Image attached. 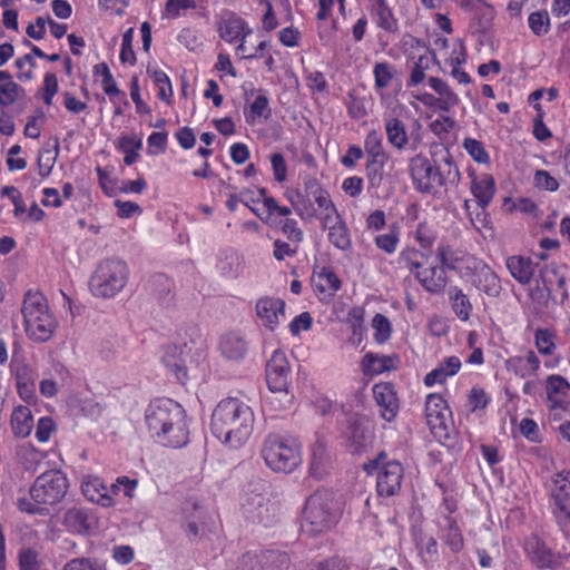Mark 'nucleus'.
I'll use <instances>...</instances> for the list:
<instances>
[{"instance_id":"1","label":"nucleus","mask_w":570,"mask_h":570,"mask_svg":"<svg viewBox=\"0 0 570 570\" xmlns=\"http://www.w3.org/2000/svg\"><path fill=\"white\" fill-rule=\"evenodd\" d=\"M255 424L253 409L237 397L222 400L210 420L213 435L232 449L243 446L250 438Z\"/></svg>"},{"instance_id":"2","label":"nucleus","mask_w":570,"mask_h":570,"mask_svg":"<svg viewBox=\"0 0 570 570\" xmlns=\"http://www.w3.org/2000/svg\"><path fill=\"white\" fill-rule=\"evenodd\" d=\"M145 420L151 436L164 446L183 448L189 442L186 412L171 399H156L149 403Z\"/></svg>"},{"instance_id":"3","label":"nucleus","mask_w":570,"mask_h":570,"mask_svg":"<svg viewBox=\"0 0 570 570\" xmlns=\"http://www.w3.org/2000/svg\"><path fill=\"white\" fill-rule=\"evenodd\" d=\"M68 489L67 475L61 470L51 469L35 479L29 489V498H18L16 505L20 512L47 517L63 500Z\"/></svg>"},{"instance_id":"4","label":"nucleus","mask_w":570,"mask_h":570,"mask_svg":"<svg viewBox=\"0 0 570 570\" xmlns=\"http://www.w3.org/2000/svg\"><path fill=\"white\" fill-rule=\"evenodd\" d=\"M442 165L432 164L424 155L417 154L410 159L409 171L414 188L421 194L436 195L441 188L456 186L461 175L450 153L442 158Z\"/></svg>"},{"instance_id":"5","label":"nucleus","mask_w":570,"mask_h":570,"mask_svg":"<svg viewBox=\"0 0 570 570\" xmlns=\"http://www.w3.org/2000/svg\"><path fill=\"white\" fill-rule=\"evenodd\" d=\"M21 314L24 331L29 338L42 343L52 337L58 323L42 293L32 289L27 291L21 305Z\"/></svg>"},{"instance_id":"6","label":"nucleus","mask_w":570,"mask_h":570,"mask_svg":"<svg viewBox=\"0 0 570 570\" xmlns=\"http://www.w3.org/2000/svg\"><path fill=\"white\" fill-rule=\"evenodd\" d=\"M261 455L265 464L276 473H292L302 464L299 443L291 438L269 433L263 441Z\"/></svg>"},{"instance_id":"7","label":"nucleus","mask_w":570,"mask_h":570,"mask_svg":"<svg viewBox=\"0 0 570 570\" xmlns=\"http://www.w3.org/2000/svg\"><path fill=\"white\" fill-rule=\"evenodd\" d=\"M129 268L126 262L108 258L100 262L89 282L91 293L97 297L111 298L127 284Z\"/></svg>"},{"instance_id":"8","label":"nucleus","mask_w":570,"mask_h":570,"mask_svg":"<svg viewBox=\"0 0 570 570\" xmlns=\"http://www.w3.org/2000/svg\"><path fill=\"white\" fill-rule=\"evenodd\" d=\"M303 527L316 534L330 530L337 521L333 509L332 494L326 490H317L311 494L303 511Z\"/></svg>"},{"instance_id":"9","label":"nucleus","mask_w":570,"mask_h":570,"mask_svg":"<svg viewBox=\"0 0 570 570\" xmlns=\"http://www.w3.org/2000/svg\"><path fill=\"white\" fill-rule=\"evenodd\" d=\"M385 453L364 464L367 473L376 472V492L381 498H390L399 494L404 478V470L399 461H385Z\"/></svg>"},{"instance_id":"10","label":"nucleus","mask_w":570,"mask_h":570,"mask_svg":"<svg viewBox=\"0 0 570 570\" xmlns=\"http://www.w3.org/2000/svg\"><path fill=\"white\" fill-rule=\"evenodd\" d=\"M121 485L124 487V494L131 498L137 485V481L130 480L126 476H120L117 479V482L108 489L100 478L87 476L82 480L81 491L89 501L107 508L114 504L111 494H117L120 491Z\"/></svg>"},{"instance_id":"11","label":"nucleus","mask_w":570,"mask_h":570,"mask_svg":"<svg viewBox=\"0 0 570 570\" xmlns=\"http://www.w3.org/2000/svg\"><path fill=\"white\" fill-rule=\"evenodd\" d=\"M523 551L530 562L538 569H557L570 557L568 552L554 551L537 533L524 538Z\"/></svg>"},{"instance_id":"12","label":"nucleus","mask_w":570,"mask_h":570,"mask_svg":"<svg viewBox=\"0 0 570 570\" xmlns=\"http://www.w3.org/2000/svg\"><path fill=\"white\" fill-rule=\"evenodd\" d=\"M200 338L199 331L195 327L190 328V342H183L181 344H171L164 348L161 362L169 373L181 384L187 379L186 358L191 352L193 347L197 345V340Z\"/></svg>"},{"instance_id":"13","label":"nucleus","mask_w":570,"mask_h":570,"mask_svg":"<svg viewBox=\"0 0 570 570\" xmlns=\"http://www.w3.org/2000/svg\"><path fill=\"white\" fill-rule=\"evenodd\" d=\"M556 488L552 490L551 510L559 529L564 535L570 534V482L562 474L553 479Z\"/></svg>"},{"instance_id":"14","label":"nucleus","mask_w":570,"mask_h":570,"mask_svg":"<svg viewBox=\"0 0 570 570\" xmlns=\"http://www.w3.org/2000/svg\"><path fill=\"white\" fill-rule=\"evenodd\" d=\"M292 381V371L285 353L281 350L273 352L266 364V383L274 393L289 396L288 386Z\"/></svg>"},{"instance_id":"15","label":"nucleus","mask_w":570,"mask_h":570,"mask_svg":"<svg viewBox=\"0 0 570 570\" xmlns=\"http://www.w3.org/2000/svg\"><path fill=\"white\" fill-rule=\"evenodd\" d=\"M242 508L246 519L253 523L268 527L276 518L277 507L262 493H247Z\"/></svg>"},{"instance_id":"16","label":"nucleus","mask_w":570,"mask_h":570,"mask_svg":"<svg viewBox=\"0 0 570 570\" xmlns=\"http://www.w3.org/2000/svg\"><path fill=\"white\" fill-rule=\"evenodd\" d=\"M332 468L333 460L328 443L323 435L316 434L311 448L309 474L317 480H322Z\"/></svg>"},{"instance_id":"17","label":"nucleus","mask_w":570,"mask_h":570,"mask_svg":"<svg viewBox=\"0 0 570 570\" xmlns=\"http://www.w3.org/2000/svg\"><path fill=\"white\" fill-rule=\"evenodd\" d=\"M384 128L386 132V138L390 145L394 148L402 150L411 140V148L415 150L421 144V138L419 135H414L411 132V136L407 135L405 129V125L397 117L387 116L384 118Z\"/></svg>"},{"instance_id":"18","label":"nucleus","mask_w":570,"mask_h":570,"mask_svg":"<svg viewBox=\"0 0 570 570\" xmlns=\"http://www.w3.org/2000/svg\"><path fill=\"white\" fill-rule=\"evenodd\" d=\"M373 395L380 407L381 416L392 422L399 413V400L396 392L390 383H380L373 386Z\"/></svg>"},{"instance_id":"19","label":"nucleus","mask_w":570,"mask_h":570,"mask_svg":"<svg viewBox=\"0 0 570 570\" xmlns=\"http://www.w3.org/2000/svg\"><path fill=\"white\" fill-rule=\"evenodd\" d=\"M285 302L277 297H262L256 303V314L263 324L274 331L279 324V316H284Z\"/></svg>"},{"instance_id":"20","label":"nucleus","mask_w":570,"mask_h":570,"mask_svg":"<svg viewBox=\"0 0 570 570\" xmlns=\"http://www.w3.org/2000/svg\"><path fill=\"white\" fill-rule=\"evenodd\" d=\"M216 27L219 36H249L253 32L240 16L226 9L216 16Z\"/></svg>"},{"instance_id":"21","label":"nucleus","mask_w":570,"mask_h":570,"mask_svg":"<svg viewBox=\"0 0 570 570\" xmlns=\"http://www.w3.org/2000/svg\"><path fill=\"white\" fill-rule=\"evenodd\" d=\"M540 364L537 354L533 351H528L524 355L509 357L505 361V368L514 375L525 379L537 375Z\"/></svg>"},{"instance_id":"22","label":"nucleus","mask_w":570,"mask_h":570,"mask_svg":"<svg viewBox=\"0 0 570 570\" xmlns=\"http://www.w3.org/2000/svg\"><path fill=\"white\" fill-rule=\"evenodd\" d=\"M415 278L430 294H441L446 287L448 277L443 267L431 266L415 273Z\"/></svg>"},{"instance_id":"23","label":"nucleus","mask_w":570,"mask_h":570,"mask_svg":"<svg viewBox=\"0 0 570 570\" xmlns=\"http://www.w3.org/2000/svg\"><path fill=\"white\" fill-rule=\"evenodd\" d=\"M94 524V517L87 509L72 507L63 514V525L71 532L87 534Z\"/></svg>"},{"instance_id":"24","label":"nucleus","mask_w":570,"mask_h":570,"mask_svg":"<svg viewBox=\"0 0 570 570\" xmlns=\"http://www.w3.org/2000/svg\"><path fill=\"white\" fill-rule=\"evenodd\" d=\"M209 517L206 510L197 504L193 505V511L186 515L185 532L190 540L203 538L208 529Z\"/></svg>"},{"instance_id":"25","label":"nucleus","mask_w":570,"mask_h":570,"mask_svg":"<svg viewBox=\"0 0 570 570\" xmlns=\"http://www.w3.org/2000/svg\"><path fill=\"white\" fill-rule=\"evenodd\" d=\"M219 351L229 361H240L247 352V342L235 332H229L220 337Z\"/></svg>"},{"instance_id":"26","label":"nucleus","mask_w":570,"mask_h":570,"mask_svg":"<svg viewBox=\"0 0 570 570\" xmlns=\"http://www.w3.org/2000/svg\"><path fill=\"white\" fill-rule=\"evenodd\" d=\"M505 265L518 283L527 285L531 282L534 274V264L530 257L513 255L507 258Z\"/></svg>"},{"instance_id":"27","label":"nucleus","mask_w":570,"mask_h":570,"mask_svg":"<svg viewBox=\"0 0 570 570\" xmlns=\"http://www.w3.org/2000/svg\"><path fill=\"white\" fill-rule=\"evenodd\" d=\"M461 368V361L458 356L445 357L434 370L429 372L424 377L426 386L442 384L448 377L455 375Z\"/></svg>"},{"instance_id":"28","label":"nucleus","mask_w":570,"mask_h":570,"mask_svg":"<svg viewBox=\"0 0 570 570\" xmlns=\"http://www.w3.org/2000/svg\"><path fill=\"white\" fill-rule=\"evenodd\" d=\"M397 356L366 353L361 362V367L366 375H379L385 371L395 368Z\"/></svg>"},{"instance_id":"29","label":"nucleus","mask_w":570,"mask_h":570,"mask_svg":"<svg viewBox=\"0 0 570 570\" xmlns=\"http://www.w3.org/2000/svg\"><path fill=\"white\" fill-rule=\"evenodd\" d=\"M312 286L315 292L323 294L325 298H332L341 287V281L331 268L322 271L312 277Z\"/></svg>"},{"instance_id":"30","label":"nucleus","mask_w":570,"mask_h":570,"mask_svg":"<svg viewBox=\"0 0 570 570\" xmlns=\"http://www.w3.org/2000/svg\"><path fill=\"white\" fill-rule=\"evenodd\" d=\"M10 425L14 436L27 438L33 428L31 410L24 405L17 406L11 414Z\"/></svg>"},{"instance_id":"31","label":"nucleus","mask_w":570,"mask_h":570,"mask_svg":"<svg viewBox=\"0 0 570 570\" xmlns=\"http://www.w3.org/2000/svg\"><path fill=\"white\" fill-rule=\"evenodd\" d=\"M569 389L568 381L560 375H551L547 379V395L552 409H564Z\"/></svg>"},{"instance_id":"32","label":"nucleus","mask_w":570,"mask_h":570,"mask_svg":"<svg viewBox=\"0 0 570 570\" xmlns=\"http://www.w3.org/2000/svg\"><path fill=\"white\" fill-rule=\"evenodd\" d=\"M436 62L435 55L425 50L410 67V76L406 87L412 88L421 85L425 79V72Z\"/></svg>"},{"instance_id":"33","label":"nucleus","mask_w":570,"mask_h":570,"mask_svg":"<svg viewBox=\"0 0 570 570\" xmlns=\"http://www.w3.org/2000/svg\"><path fill=\"white\" fill-rule=\"evenodd\" d=\"M445 401L442 396L430 394L425 402V412L428 424L431 430L436 428H445V414H444Z\"/></svg>"},{"instance_id":"34","label":"nucleus","mask_w":570,"mask_h":570,"mask_svg":"<svg viewBox=\"0 0 570 570\" xmlns=\"http://www.w3.org/2000/svg\"><path fill=\"white\" fill-rule=\"evenodd\" d=\"M473 284L479 291L491 297H498L502 289L499 277L489 266H483L479 271Z\"/></svg>"},{"instance_id":"35","label":"nucleus","mask_w":570,"mask_h":570,"mask_svg":"<svg viewBox=\"0 0 570 570\" xmlns=\"http://www.w3.org/2000/svg\"><path fill=\"white\" fill-rule=\"evenodd\" d=\"M471 191L479 205L485 208L492 200L495 193V183L491 175H483L474 178L471 183Z\"/></svg>"},{"instance_id":"36","label":"nucleus","mask_w":570,"mask_h":570,"mask_svg":"<svg viewBox=\"0 0 570 570\" xmlns=\"http://www.w3.org/2000/svg\"><path fill=\"white\" fill-rule=\"evenodd\" d=\"M448 295L455 316L460 321L466 322L473 308L468 295L458 286H451L448 291Z\"/></svg>"},{"instance_id":"37","label":"nucleus","mask_w":570,"mask_h":570,"mask_svg":"<svg viewBox=\"0 0 570 570\" xmlns=\"http://www.w3.org/2000/svg\"><path fill=\"white\" fill-rule=\"evenodd\" d=\"M150 292L161 306H169L173 302V283L164 274H157L149 282Z\"/></svg>"},{"instance_id":"38","label":"nucleus","mask_w":570,"mask_h":570,"mask_svg":"<svg viewBox=\"0 0 570 570\" xmlns=\"http://www.w3.org/2000/svg\"><path fill=\"white\" fill-rule=\"evenodd\" d=\"M441 532V539L453 553H459L464 548L462 532L456 521L450 515L445 517V524L442 528Z\"/></svg>"},{"instance_id":"39","label":"nucleus","mask_w":570,"mask_h":570,"mask_svg":"<svg viewBox=\"0 0 570 570\" xmlns=\"http://www.w3.org/2000/svg\"><path fill=\"white\" fill-rule=\"evenodd\" d=\"M23 92V88L12 80L8 71H0V107L11 106Z\"/></svg>"},{"instance_id":"40","label":"nucleus","mask_w":570,"mask_h":570,"mask_svg":"<svg viewBox=\"0 0 570 570\" xmlns=\"http://www.w3.org/2000/svg\"><path fill=\"white\" fill-rule=\"evenodd\" d=\"M256 558L263 570H287L291 563L288 554L283 551H263Z\"/></svg>"},{"instance_id":"41","label":"nucleus","mask_w":570,"mask_h":570,"mask_svg":"<svg viewBox=\"0 0 570 570\" xmlns=\"http://www.w3.org/2000/svg\"><path fill=\"white\" fill-rule=\"evenodd\" d=\"M366 161L387 160L389 155L384 150L382 136L376 130L367 132L364 140Z\"/></svg>"},{"instance_id":"42","label":"nucleus","mask_w":570,"mask_h":570,"mask_svg":"<svg viewBox=\"0 0 570 570\" xmlns=\"http://www.w3.org/2000/svg\"><path fill=\"white\" fill-rule=\"evenodd\" d=\"M387 160L366 161L365 163V176L367 179V190L372 195H377V190L381 188L384 181V166Z\"/></svg>"},{"instance_id":"43","label":"nucleus","mask_w":570,"mask_h":570,"mask_svg":"<svg viewBox=\"0 0 570 570\" xmlns=\"http://www.w3.org/2000/svg\"><path fill=\"white\" fill-rule=\"evenodd\" d=\"M415 547L424 567L429 570L432 569L439 560V546L436 539L434 537H429L426 540H417Z\"/></svg>"},{"instance_id":"44","label":"nucleus","mask_w":570,"mask_h":570,"mask_svg":"<svg viewBox=\"0 0 570 570\" xmlns=\"http://www.w3.org/2000/svg\"><path fill=\"white\" fill-rule=\"evenodd\" d=\"M269 100L265 91L258 90V95L255 100L250 104L249 110L245 111V119L248 124H255V121L265 117L268 118L271 116V109L268 107Z\"/></svg>"},{"instance_id":"45","label":"nucleus","mask_w":570,"mask_h":570,"mask_svg":"<svg viewBox=\"0 0 570 570\" xmlns=\"http://www.w3.org/2000/svg\"><path fill=\"white\" fill-rule=\"evenodd\" d=\"M19 570H49L39 552L31 548H24L18 554Z\"/></svg>"},{"instance_id":"46","label":"nucleus","mask_w":570,"mask_h":570,"mask_svg":"<svg viewBox=\"0 0 570 570\" xmlns=\"http://www.w3.org/2000/svg\"><path fill=\"white\" fill-rule=\"evenodd\" d=\"M327 239L334 247L343 252L352 247L351 233L345 222L331 229L327 233Z\"/></svg>"},{"instance_id":"47","label":"nucleus","mask_w":570,"mask_h":570,"mask_svg":"<svg viewBox=\"0 0 570 570\" xmlns=\"http://www.w3.org/2000/svg\"><path fill=\"white\" fill-rule=\"evenodd\" d=\"M375 14L377 26L387 33H393L396 30V21L393 18L391 9L387 7L385 0H375Z\"/></svg>"},{"instance_id":"48","label":"nucleus","mask_w":570,"mask_h":570,"mask_svg":"<svg viewBox=\"0 0 570 570\" xmlns=\"http://www.w3.org/2000/svg\"><path fill=\"white\" fill-rule=\"evenodd\" d=\"M16 458L27 471L33 470L41 460L40 452L30 444L17 446Z\"/></svg>"},{"instance_id":"49","label":"nucleus","mask_w":570,"mask_h":570,"mask_svg":"<svg viewBox=\"0 0 570 570\" xmlns=\"http://www.w3.org/2000/svg\"><path fill=\"white\" fill-rule=\"evenodd\" d=\"M456 48L460 49V55H458L455 57H450L448 60L450 62V66L452 67L451 75L460 83H470L471 78H470L469 73H466L464 70H462L460 67V65L463 61H465V53L463 52L464 47H463L461 39L456 40V42L454 45V50H456Z\"/></svg>"},{"instance_id":"50","label":"nucleus","mask_w":570,"mask_h":570,"mask_svg":"<svg viewBox=\"0 0 570 570\" xmlns=\"http://www.w3.org/2000/svg\"><path fill=\"white\" fill-rule=\"evenodd\" d=\"M102 69L105 71V79L101 80L104 92L109 96V99L112 104H116V98H119L124 102L125 107H129V101L127 100L126 94L118 89L109 67H105Z\"/></svg>"},{"instance_id":"51","label":"nucleus","mask_w":570,"mask_h":570,"mask_svg":"<svg viewBox=\"0 0 570 570\" xmlns=\"http://www.w3.org/2000/svg\"><path fill=\"white\" fill-rule=\"evenodd\" d=\"M436 257L440 262V267H443L444 271H455L458 268V263L461 261L458 252L446 244H441L438 246Z\"/></svg>"},{"instance_id":"52","label":"nucleus","mask_w":570,"mask_h":570,"mask_svg":"<svg viewBox=\"0 0 570 570\" xmlns=\"http://www.w3.org/2000/svg\"><path fill=\"white\" fill-rule=\"evenodd\" d=\"M58 153H59L58 142L55 146V154H52L51 149H49V148H42L40 150L38 159H37V164H38L39 175L42 178H46L51 174L52 168L57 160Z\"/></svg>"},{"instance_id":"53","label":"nucleus","mask_w":570,"mask_h":570,"mask_svg":"<svg viewBox=\"0 0 570 570\" xmlns=\"http://www.w3.org/2000/svg\"><path fill=\"white\" fill-rule=\"evenodd\" d=\"M154 82L158 86V97L163 101L169 104V98L173 96V87L169 77L160 69L147 71Z\"/></svg>"},{"instance_id":"54","label":"nucleus","mask_w":570,"mask_h":570,"mask_svg":"<svg viewBox=\"0 0 570 570\" xmlns=\"http://www.w3.org/2000/svg\"><path fill=\"white\" fill-rule=\"evenodd\" d=\"M463 148L474 161L479 164L490 163V156L481 141L473 138H465L463 140Z\"/></svg>"},{"instance_id":"55","label":"nucleus","mask_w":570,"mask_h":570,"mask_svg":"<svg viewBox=\"0 0 570 570\" xmlns=\"http://www.w3.org/2000/svg\"><path fill=\"white\" fill-rule=\"evenodd\" d=\"M236 40H240L238 45V51L243 55V58H261L264 56V51L268 46L267 41H261L257 46L250 43V48L248 47L247 38H229V42L234 43Z\"/></svg>"},{"instance_id":"56","label":"nucleus","mask_w":570,"mask_h":570,"mask_svg":"<svg viewBox=\"0 0 570 570\" xmlns=\"http://www.w3.org/2000/svg\"><path fill=\"white\" fill-rule=\"evenodd\" d=\"M372 326L375 331L374 338L377 343H385L391 336V322L390 320L383 315L377 313L372 321Z\"/></svg>"},{"instance_id":"57","label":"nucleus","mask_w":570,"mask_h":570,"mask_svg":"<svg viewBox=\"0 0 570 570\" xmlns=\"http://www.w3.org/2000/svg\"><path fill=\"white\" fill-rule=\"evenodd\" d=\"M553 337L552 332L549 330L539 328L535 331L534 341L539 353L542 355H551L556 350Z\"/></svg>"},{"instance_id":"58","label":"nucleus","mask_w":570,"mask_h":570,"mask_svg":"<svg viewBox=\"0 0 570 570\" xmlns=\"http://www.w3.org/2000/svg\"><path fill=\"white\" fill-rule=\"evenodd\" d=\"M348 439L355 452L361 451L367 442V433L358 421H353L348 426Z\"/></svg>"},{"instance_id":"59","label":"nucleus","mask_w":570,"mask_h":570,"mask_svg":"<svg viewBox=\"0 0 570 570\" xmlns=\"http://www.w3.org/2000/svg\"><path fill=\"white\" fill-rule=\"evenodd\" d=\"M424 257V254L414 248H407L403 250L400 255L401 262L404 266L415 276V273L421 271L422 263L421 258Z\"/></svg>"},{"instance_id":"60","label":"nucleus","mask_w":570,"mask_h":570,"mask_svg":"<svg viewBox=\"0 0 570 570\" xmlns=\"http://www.w3.org/2000/svg\"><path fill=\"white\" fill-rule=\"evenodd\" d=\"M62 570H105L102 564L94 558H73L65 563Z\"/></svg>"},{"instance_id":"61","label":"nucleus","mask_w":570,"mask_h":570,"mask_svg":"<svg viewBox=\"0 0 570 570\" xmlns=\"http://www.w3.org/2000/svg\"><path fill=\"white\" fill-rule=\"evenodd\" d=\"M279 228L291 243L298 245L303 240V230L295 219L285 218L279 222Z\"/></svg>"},{"instance_id":"62","label":"nucleus","mask_w":570,"mask_h":570,"mask_svg":"<svg viewBox=\"0 0 570 570\" xmlns=\"http://www.w3.org/2000/svg\"><path fill=\"white\" fill-rule=\"evenodd\" d=\"M549 21V14L546 10L532 12L529 16V27L538 36L548 31Z\"/></svg>"},{"instance_id":"63","label":"nucleus","mask_w":570,"mask_h":570,"mask_svg":"<svg viewBox=\"0 0 570 570\" xmlns=\"http://www.w3.org/2000/svg\"><path fill=\"white\" fill-rule=\"evenodd\" d=\"M455 120L449 116L441 115L430 124L431 131L438 137H443L455 127Z\"/></svg>"},{"instance_id":"64","label":"nucleus","mask_w":570,"mask_h":570,"mask_svg":"<svg viewBox=\"0 0 570 570\" xmlns=\"http://www.w3.org/2000/svg\"><path fill=\"white\" fill-rule=\"evenodd\" d=\"M311 570H350V567L344 559L331 557L315 563Z\"/></svg>"}]
</instances>
